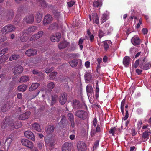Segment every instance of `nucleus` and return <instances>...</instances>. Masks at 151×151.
I'll use <instances>...</instances> for the list:
<instances>
[{"label": "nucleus", "instance_id": "f257e3e1", "mask_svg": "<svg viewBox=\"0 0 151 151\" xmlns=\"http://www.w3.org/2000/svg\"><path fill=\"white\" fill-rule=\"evenodd\" d=\"M147 62V59L146 57H141L137 59L135 62L134 66L135 68H137L138 66L141 69H142L144 64Z\"/></svg>", "mask_w": 151, "mask_h": 151}, {"label": "nucleus", "instance_id": "f03ea898", "mask_svg": "<svg viewBox=\"0 0 151 151\" xmlns=\"http://www.w3.org/2000/svg\"><path fill=\"white\" fill-rule=\"evenodd\" d=\"M16 29L15 26L11 24H9L2 28L1 31L3 33H6L9 32H12Z\"/></svg>", "mask_w": 151, "mask_h": 151}, {"label": "nucleus", "instance_id": "7ed1b4c3", "mask_svg": "<svg viewBox=\"0 0 151 151\" xmlns=\"http://www.w3.org/2000/svg\"><path fill=\"white\" fill-rule=\"evenodd\" d=\"M73 147L72 143L70 142H65L62 146V151H71Z\"/></svg>", "mask_w": 151, "mask_h": 151}, {"label": "nucleus", "instance_id": "20e7f679", "mask_svg": "<svg viewBox=\"0 0 151 151\" xmlns=\"http://www.w3.org/2000/svg\"><path fill=\"white\" fill-rule=\"evenodd\" d=\"M76 116L84 120L87 117V113L84 110H79L76 112Z\"/></svg>", "mask_w": 151, "mask_h": 151}, {"label": "nucleus", "instance_id": "39448f33", "mask_svg": "<svg viewBox=\"0 0 151 151\" xmlns=\"http://www.w3.org/2000/svg\"><path fill=\"white\" fill-rule=\"evenodd\" d=\"M77 148L78 151H85L86 146L83 141H79L77 142Z\"/></svg>", "mask_w": 151, "mask_h": 151}, {"label": "nucleus", "instance_id": "423d86ee", "mask_svg": "<svg viewBox=\"0 0 151 151\" xmlns=\"http://www.w3.org/2000/svg\"><path fill=\"white\" fill-rule=\"evenodd\" d=\"M21 142L23 145L29 148L32 149L33 147V143L27 139H22Z\"/></svg>", "mask_w": 151, "mask_h": 151}, {"label": "nucleus", "instance_id": "0eeeda50", "mask_svg": "<svg viewBox=\"0 0 151 151\" xmlns=\"http://www.w3.org/2000/svg\"><path fill=\"white\" fill-rule=\"evenodd\" d=\"M13 73L15 75H17L21 73L23 71V68L20 65H17L13 68Z\"/></svg>", "mask_w": 151, "mask_h": 151}, {"label": "nucleus", "instance_id": "6e6552de", "mask_svg": "<svg viewBox=\"0 0 151 151\" xmlns=\"http://www.w3.org/2000/svg\"><path fill=\"white\" fill-rule=\"evenodd\" d=\"M67 94L65 93H63L59 96V102L62 105H63L66 103L67 100Z\"/></svg>", "mask_w": 151, "mask_h": 151}, {"label": "nucleus", "instance_id": "1a4fd4ad", "mask_svg": "<svg viewBox=\"0 0 151 151\" xmlns=\"http://www.w3.org/2000/svg\"><path fill=\"white\" fill-rule=\"evenodd\" d=\"M37 54V51L35 49L30 48L27 50L25 52V55L28 57H30L34 56Z\"/></svg>", "mask_w": 151, "mask_h": 151}, {"label": "nucleus", "instance_id": "9d476101", "mask_svg": "<svg viewBox=\"0 0 151 151\" xmlns=\"http://www.w3.org/2000/svg\"><path fill=\"white\" fill-rule=\"evenodd\" d=\"M80 97L81 100L82 101V103L80 102L79 101L76 100V108H81L83 107V106L86 105L85 103L83 101V98L82 96V93L81 91H80L79 92Z\"/></svg>", "mask_w": 151, "mask_h": 151}, {"label": "nucleus", "instance_id": "9b49d317", "mask_svg": "<svg viewBox=\"0 0 151 151\" xmlns=\"http://www.w3.org/2000/svg\"><path fill=\"white\" fill-rule=\"evenodd\" d=\"M24 135L25 137L33 141L35 140V138L34 134L30 131H27L25 132Z\"/></svg>", "mask_w": 151, "mask_h": 151}, {"label": "nucleus", "instance_id": "f8f14e48", "mask_svg": "<svg viewBox=\"0 0 151 151\" xmlns=\"http://www.w3.org/2000/svg\"><path fill=\"white\" fill-rule=\"evenodd\" d=\"M61 37V34L59 33H57L55 35L52 34L50 37L51 40L53 42H58Z\"/></svg>", "mask_w": 151, "mask_h": 151}, {"label": "nucleus", "instance_id": "ddd939ff", "mask_svg": "<svg viewBox=\"0 0 151 151\" xmlns=\"http://www.w3.org/2000/svg\"><path fill=\"white\" fill-rule=\"evenodd\" d=\"M52 18L50 15L47 14L43 20V23L44 25L50 23L52 20Z\"/></svg>", "mask_w": 151, "mask_h": 151}, {"label": "nucleus", "instance_id": "4468645a", "mask_svg": "<svg viewBox=\"0 0 151 151\" xmlns=\"http://www.w3.org/2000/svg\"><path fill=\"white\" fill-rule=\"evenodd\" d=\"M151 133V131L150 128H147V130L143 132L142 135L143 141H145L149 139V135Z\"/></svg>", "mask_w": 151, "mask_h": 151}, {"label": "nucleus", "instance_id": "2eb2a0df", "mask_svg": "<svg viewBox=\"0 0 151 151\" xmlns=\"http://www.w3.org/2000/svg\"><path fill=\"white\" fill-rule=\"evenodd\" d=\"M11 122L12 121H11L9 117L5 118V119L4 120L2 124V128L4 129L7 126L9 125L11 126Z\"/></svg>", "mask_w": 151, "mask_h": 151}, {"label": "nucleus", "instance_id": "dca6fc26", "mask_svg": "<svg viewBox=\"0 0 151 151\" xmlns=\"http://www.w3.org/2000/svg\"><path fill=\"white\" fill-rule=\"evenodd\" d=\"M43 34V32L42 31L39 32L37 34L34 35L30 38L31 41H35L39 38L42 36Z\"/></svg>", "mask_w": 151, "mask_h": 151}, {"label": "nucleus", "instance_id": "f3484780", "mask_svg": "<svg viewBox=\"0 0 151 151\" xmlns=\"http://www.w3.org/2000/svg\"><path fill=\"white\" fill-rule=\"evenodd\" d=\"M30 112L29 111H27L24 113L20 114L19 117V120H25L28 118L30 115Z\"/></svg>", "mask_w": 151, "mask_h": 151}, {"label": "nucleus", "instance_id": "a211bd4d", "mask_svg": "<svg viewBox=\"0 0 151 151\" xmlns=\"http://www.w3.org/2000/svg\"><path fill=\"white\" fill-rule=\"evenodd\" d=\"M131 42L133 45L137 46L140 45L141 43V40L137 37L134 36L132 39Z\"/></svg>", "mask_w": 151, "mask_h": 151}, {"label": "nucleus", "instance_id": "6ab92c4d", "mask_svg": "<svg viewBox=\"0 0 151 151\" xmlns=\"http://www.w3.org/2000/svg\"><path fill=\"white\" fill-rule=\"evenodd\" d=\"M24 21L27 23L31 24L34 21V18L33 15L31 14L25 17L24 19Z\"/></svg>", "mask_w": 151, "mask_h": 151}, {"label": "nucleus", "instance_id": "aec40b11", "mask_svg": "<svg viewBox=\"0 0 151 151\" xmlns=\"http://www.w3.org/2000/svg\"><path fill=\"white\" fill-rule=\"evenodd\" d=\"M12 129H14V128L16 129L19 128L21 127L22 126V124L19 121H17L14 123H13L12 121L11 124Z\"/></svg>", "mask_w": 151, "mask_h": 151}, {"label": "nucleus", "instance_id": "412c9836", "mask_svg": "<svg viewBox=\"0 0 151 151\" xmlns=\"http://www.w3.org/2000/svg\"><path fill=\"white\" fill-rule=\"evenodd\" d=\"M130 58L129 56H125L123 60V64L127 68L128 67L130 62Z\"/></svg>", "mask_w": 151, "mask_h": 151}, {"label": "nucleus", "instance_id": "4be33fe9", "mask_svg": "<svg viewBox=\"0 0 151 151\" xmlns=\"http://www.w3.org/2000/svg\"><path fill=\"white\" fill-rule=\"evenodd\" d=\"M43 16V13L41 11H39L37 13L36 19L37 23H39L41 21Z\"/></svg>", "mask_w": 151, "mask_h": 151}, {"label": "nucleus", "instance_id": "5701e85b", "mask_svg": "<svg viewBox=\"0 0 151 151\" xmlns=\"http://www.w3.org/2000/svg\"><path fill=\"white\" fill-rule=\"evenodd\" d=\"M58 96L56 94L52 95L51 98V103L50 105L51 106L54 105L57 102L58 99Z\"/></svg>", "mask_w": 151, "mask_h": 151}, {"label": "nucleus", "instance_id": "b1692460", "mask_svg": "<svg viewBox=\"0 0 151 151\" xmlns=\"http://www.w3.org/2000/svg\"><path fill=\"white\" fill-rule=\"evenodd\" d=\"M68 116L69 120H70L72 127L74 128L75 126L74 121V120L73 116L72 114L69 113L68 114Z\"/></svg>", "mask_w": 151, "mask_h": 151}, {"label": "nucleus", "instance_id": "393cba45", "mask_svg": "<svg viewBox=\"0 0 151 151\" xmlns=\"http://www.w3.org/2000/svg\"><path fill=\"white\" fill-rule=\"evenodd\" d=\"M36 29V27L32 26L29 27L27 30L24 31L23 32L24 33L29 34L31 32H35Z\"/></svg>", "mask_w": 151, "mask_h": 151}, {"label": "nucleus", "instance_id": "a878e982", "mask_svg": "<svg viewBox=\"0 0 151 151\" xmlns=\"http://www.w3.org/2000/svg\"><path fill=\"white\" fill-rule=\"evenodd\" d=\"M112 42L110 40L105 41L103 42V47L105 51H107L110 45H111Z\"/></svg>", "mask_w": 151, "mask_h": 151}, {"label": "nucleus", "instance_id": "bb28decb", "mask_svg": "<svg viewBox=\"0 0 151 151\" xmlns=\"http://www.w3.org/2000/svg\"><path fill=\"white\" fill-rule=\"evenodd\" d=\"M93 86H92L91 84H89L87 86V93L88 96H90L89 95L88 96V93L91 94L93 93Z\"/></svg>", "mask_w": 151, "mask_h": 151}, {"label": "nucleus", "instance_id": "cd10ccee", "mask_svg": "<svg viewBox=\"0 0 151 151\" xmlns=\"http://www.w3.org/2000/svg\"><path fill=\"white\" fill-rule=\"evenodd\" d=\"M69 43L65 41L62 42L58 45L59 48L60 49H63L69 45Z\"/></svg>", "mask_w": 151, "mask_h": 151}, {"label": "nucleus", "instance_id": "c85d7f7f", "mask_svg": "<svg viewBox=\"0 0 151 151\" xmlns=\"http://www.w3.org/2000/svg\"><path fill=\"white\" fill-rule=\"evenodd\" d=\"M102 4L101 0H95L93 4V6L95 7H100L102 6Z\"/></svg>", "mask_w": 151, "mask_h": 151}, {"label": "nucleus", "instance_id": "c756f323", "mask_svg": "<svg viewBox=\"0 0 151 151\" xmlns=\"http://www.w3.org/2000/svg\"><path fill=\"white\" fill-rule=\"evenodd\" d=\"M32 128L33 129L36 130L39 132H40L42 131L41 127L39 124L37 123H35L32 124Z\"/></svg>", "mask_w": 151, "mask_h": 151}, {"label": "nucleus", "instance_id": "7c9ffc66", "mask_svg": "<svg viewBox=\"0 0 151 151\" xmlns=\"http://www.w3.org/2000/svg\"><path fill=\"white\" fill-rule=\"evenodd\" d=\"M54 129L55 127L53 126L49 125L46 129V132L47 134H50L54 131Z\"/></svg>", "mask_w": 151, "mask_h": 151}, {"label": "nucleus", "instance_id": "2f4dec72", "mask_svg": "<svg viewBox=\"0 0 151 151\" xmlns=\"http://www.w3.org/2000/svg\"><path fill=\"white\" fill-rule=\"evenodd\" d=\"M84 77L85 80L88 81H89L91 80L92 78L91 73L89 72V71L85 73Z\"/></svg>", "mask_w": 151, "mask_h": 151}, {"label": "nucleus", "instance_id": "473e14b6", "mask_svg": "<svg viewBox=\"0 0 151 151\" xmlns=\"http://www.w3.org/2000/svg\"><path fill=\"white\" fill-rule=\"evenodd\" d=\"M55 86V84L53 82H52L48 83L47 85V90L48 92H50L52 89Z\"/></svg>", "mask_w": 151, "mask_h": 151}, {"label": "nucleus", "instance_id": "72a5a7b5", "mask_svg": "<svg viewBox=\"0 0 151 151\" xmlns=\"http://www.w3.org/2000/svg\"><path fill=\"white\" fill-rule=\"evenodd\" d=\"M126 99L125 98L123 99L121 102V109L122 114L124 115V107L125 105Z\"/></svg>", "mask_w": 151, "mask_h": 151}, {"label": "nucleus", "instance_id": "f704fd0d", "mask_svg": "<svg viewBox=\"0 0 151 151\" xmlns=\"http://www.w3.org/2000/svg\"><path fill=\"white\" fill-rule=\"evenodd\" d=\"M40 84L39 83H33L31 85L30 87L29 88V90L30 91H32L36 89L39 86Z\"/></svg>", "mask_w": 151, "mask_h": 151}, {"label": "nucleus", "instance_id": "c9c22d12", "mask_svg": "<svg viewBox=\"0 0 151 151\" xmlns=\"http://www.w3.org/2000/svg\"><path fill=\"white\" fill-rule=\"evenodd\" d=\"M87 33L89 36V38L91 42H92L94 40V36L93 34H91L89 29H88L87 30Z\"/></svg>", "mask_w": 151, "mask_h": 151}, {"label": "nucleus", "instance_id": "e433bc0d", "mask_svg": "<svg viewBox=\"0 0 151 151\" xmlns=\"http://www.w3.org/2000/svg\"><path fill=\"white\" fill-rule=\"evenodd\" d=\"M27 87V86L25 84L20 85L18 86V90L24 92L26 91Z\"/></svg>", "mask_w": 151, "mask_h": 151}, {"label": "nucleus", "instance_id": "4c0bfd02", "mask_svg": "<svg viewBox=\"0 0 151 151\" xmlns=\"http://www.w3.org/2000/svg\"><path fill=\"white\" fill-rule=\"evenodd\" d=\"M58 27V24L55 23H53L50 25L49 29L50 30H55L57 29Z\"/></svg>", "mask_w": 151, "mask_h": 151}, {"label": "nucleus", "instance_id": "58836bf2", "mask_svg": "<svg viewBox=\"0 0 151 151\" xmlns=\"http://www.w3.org/2000/svg\"><path fill=\"white\" fill-rule=\"evenodd\" d=\"M10 107L9 106L8 104H6L3 105L2 106L1 108V111L3 112H6L9 109H10Z\"/></svg>", "mask_w": 151, "mask_h": 151}, {"label": "nucleus", "instance_id": "ea45409f", "mask_svg": "<svg viewBox=\"0 0 151 151\" xmlns=\"http://www.w3.org/2000/svg\"><path fill=\"white\" fill-rule=\"evenodd\" d=\"M151 67V64L147 62L144 64L142 69L144 70H146L150 69Z\"/></svg>", "mask_w": 151, "mask_h": 151}, {"label": "nucleus", "instance_id": "a19ab883", "mask_svg": "<svg viewBox=\"0 0 151 151\" xmlns=\"http://www.w3.org/2000/svg\"><path fill=\"white\" fill-rule=\"evenodd\" d=\"M29 79V78L28 76H25L21 77L20 78V82H26Z\"/></svg>", "mask_w": 151, "mask_h": 151}, {"label": "nucleus", "instance_id": "79ce46f5", "mask_svg": "<svg viewBox=\"0 0 151 151\" xmlns=\"http://www.w3.org/2000/svg\"><path fill=\"white\" fill-rule=\"evenodd\" d=\"M128 105L127 104L125 105V115L123 117V119L124 120H126V119H127L128 118L129 116V114L128 113V110L127 109V108H128Z\"/></svg>", "mask_w": 151, "mask_h": 151}, {"label": "nucleus", "instance_id": "37998d69", "mask_svg": "<svg viewBox=\"0 0 151 151\" xmlns=\"http://www.w3.org/2000/svg\"><path fill=\"white\" fill-rule=\"evenodd\" d=\"M37 1L39 2V4L42 7L45 8L47 6V4L44 0H37Z\"/></svg>", "mask_w": 151, "mask_h": 151}, {"label": "nucleus", "instance_id": "c03bdc74", "mask_svg": "<svg viewBox=\"0 0 151 151\" xmlns=\"http://www.w3.org/2000/svg\"><path fill=\"white\" fill-rule=\"evenodd\" d=\"M19 57V55L13 54L9 58V60L12 61L16 60L18 59Z\"/></svg>", "mask_w": 151, "mask_h": 151}, {"label": "nucleus", "instance_id": "a18cd8bd", "mask_svg": "<svg viewBox=\"0 0 151 151\" xmlns=\"http://www.w3.org/2000/svg\"><path fill=\"white\" fill-rule=\"evenodd\" d=\"M14 16V12L12 11L11 10L9 11L7 15V17H8V20H10L12 19Z\"/></svg>", "mask_w": 151, "mask_h": 151}, {"label": "nucleus", "instance_id": "49530a36", "mask_svg": "<svg viewBox=\"0 0 151 151\" xmlns=\"http://www.w3.org/2000/svg\"><path fill=\"white\" fill-rule=\"evenodd\" d=\"M107 19V15L106 14H104L102 17L101 18V23H103L105 22V21Z\"/></svg>", "mask_w": 151, "mask_h": 151}, {"label": "nucleus", "instance_id": "de8ad7c7", "mask_svg": "<svg viewBox=\"0 0 151 151\" xmlns=\"http://www.w3.org/2000/svg\"><path fill=\"white\" fill-rule=\"evenodd\" d=\"M12 142V139L10 137L7 138L5 144L9 147Z\"/></svg>", "mask_w": 151, "mask_h": 151}, {"label": "nucleus", "instance_id": "09e8293b", "mask_svg": "<svg viewBox=\"0 0 151 151\" xmlns=\"http://www.w3.org/2000/svg\"><path fill=\"white\" fill-rule=\"evenodd\" d=\"M82 61L81 60L78 59L76 60V66H77L79 68H81L82 65Z\"/></svg>", "mask_w": 151, "mask_h": 151}, {"label": "nucleus", "instance_id": "8fccbe9b", "mask_svg": "<svg viewBox=\"0 0 151 151\" xmlns=\"http://www.w3.org/2000/svg\"><path fill=\"white\" fill-rule=\"evenodd\" d=\"M66 117L64 116H63L62 117L60 121L59 122L60 124L63 125H65L66 122Z\"/></svg>", "mask_w": 151, "mask_h": 151}, {"label": "nucleus", "instance_id": "3c124183", "mask_svg": "<svg viewBox=\"0 0 151 151\" xmlns=\"http://www.w3.org/2000/svg\"><path fill=\"white\" fill-rule=\"evenodd\" d=\"M93 22L96 23L97 24H98L99 23V17L97 15H96L93 17Z\"/></svg>", "mask_w": 151, "mask_h": 151}, {"label": "nucleus", "instance_id": "603ef678", "mask_svg": "<svg viewBox=\"0 0 151 151\" xmlns=\"http://www.w3.org/2000/svg\"><path fill=\"white\" fill-rule=\"evenodd\" d=\"M57 74V72H53L50 73L49 75L50 79H54L55 78Z\"/></svg>", "mask_w": 151, "mask_h": 151}, {"label": "nucleus", "instance_id": "864d4df0", "mask_svg": "<svg viewBox=\"0 0 151 151\" xmlns=\"http://www.w3.org/2000/svg\"><path fill=\"white\" fill-rule=\"evenodd\" d=\"M99 87H96L95 89V98L96 99H98L99 96Z\"/></svg>", "mask_w": 151, "mask_h": 151}, {"label": "nucleus", "instance_id": "5fc2aeb1", "mask_svg": "<svg viewBox=\"0 0 151 151\" xmlns=\"http://www.w3.org/2000/svg\"><path fill=\"white\" fill-rule=\"evenodd\" d=\"M15 83V82L14 81H12L10 83L9 85V87L10 88L11 90H12L14 88Z\"/></svg>", "mask_w": 151, "mask_h": 151}, {"label": "nucleus", "instance_id": "6e6d98bb", "mask_svg": "<svg viewBox=\"0 0 151 151\" xmlns=\"http://www.w3.org/2000/svg\"><path fill=\"white\" fill-rule=\"evenodd\" d=\"M116 128L115 127H114L111 128L109 131V133L111 134L113 136H114L115 134V131L116 130Z\"/></svg>", "mask_w": 151, "mask_h": 151}, {"label": "nucleus", "instance_id": "4d7b16f0", "mask_svg": "<svg viewBox=\"0 0 151 151\" xmlns=\"http://www.w3.org/2000/svg\"><path fill=\"white\" fill-rule=\"evenodd\" d=\"M54 69V68L53 67H52L50 68H46L45 69V71L47 73H48L53 71Z\"/></svg>", "mask_w": 151, "mask_h": 151}, {"label": "nucleus", "instance_id": "13d9d810", "mask_svg": "<svg viewBox=\"0 0 151 151\" xmlns=\"http://www.w3.org/2000/svg\"><path fill=\"white\" fill-rule=\"evenodd\" d=\"M104 33L101 29L99 30L98 32V35L100 38H101L104 35Z\"/></svg>", "mask_w": 151, "mask_h": 151}, {"label": "nucleus", "instance_id": "bf43d9fd", "mask_svg": "<svg viewBox=\"0 0 151 151\" xmlns=\"http://www.w3.org/2000/svg\"><path fill=\"white\" fill-rule=\"evenodd\" d=\"M20 40L22 42H26L27 40V37H26L25 36L23 35L20 37Z\"/></svg>", "mask_w": 151, "mask_h": 151}, {"label": "nucleus", "instance_id": "052dcab7", "mask_svg": "<svg viewBox=\"0 0 151 151\" xmlns=\"http://www.w3.org/2000/svg\"><path fill=\"white\" fill-rule=\"evenodd\" d=\"M8 50V49L7 48H5L0 51V57L4 54Z\"/></svg>", "mask_w": 151, "mask_h": 151}, {"label": "nucleus", "instance_id": "680f3d73", "mask_svg": "<svg viewBox=\"0 0 151 151\" xmlns=\"http://www.w3.org/2000/svg\"><path fill=\"white\" fill-rule=\"evenodd\" d=\"M69 63L72 67H75L76 65V60L75 59L73 60H72L70 61L69 62Z\"/></svg>", "mask_w": 151, "mask_h": 151}, {"label": "nucleus", "instance_id": "e2e57ef3", "mask_svg": "<svg viewBox=\"0 0 151 151\" xmlns=\"http://www.w3.org/2000/svg\"><path fill=\"white\" fill-rule=\"evenodd\" d=\"M37 146L40 149H41L44 146V144L42 142H39L37 143Z\"/></svg>", "mask_w": 151, "mask_h": 151}, {"label": "nucleus", "instance_id": "0e129e2a", "mask_svg": "<svg viewBox=\"0 0 151 151\" xmlns=\"http://www.w3.org/2000/svg\"><path fill=\"white\" fill-rule=\"evenodd\" d=\"M23 12V7L22 6L19 7L18 9L17 13L19 14H22Z\"/></svg>", "mask_w": 151, "mask_h": 151}, {"label": "nucleus", "instance_id": "69168bd1", "mask_svg": "<svg viewBox=\"0 0 151 151\" xmlns=\"http://www.w3.org/2000/svg\"><path fill=\"white\" fill-rule=\"evenodd\" d=\"M99 141H96L95 142V143L93 147V149H96L97 147L99 145Z\"/></svg>", "mask_w": 151, "mask_h": 151}, {"label": "nucleus", "instance_id": "338daca9", "mask_svg": "<svg viewBox=\"0 0 151 151\" xmlns=\"http://www.w3.org/2000/svg\"><path fill=\"white\" fill-rule=\"evenodd\" d=\"M54 14L55 15V16L57 18H59L60 17V13L58 11H55L54 12Z\"/></svg>", "mask_w": 151, "mask_h": 151}, {"label": "nucleus", "instance_id": "774afa93", "mask_svg": "<svg viewBox=\"0 0 151 151\" xmlns=\"http://www.w3.org/2000/svg\"><path fill=\"white\" fill-rule=\"evenodd\" d=\"M75 3V2H74L73 1H71L69 2H68L67 3V4H68V6L69 7H71L73 6V4H74Z\"/></svg>", "mask_w": 151, "mask_h": 151}]
</instances>
